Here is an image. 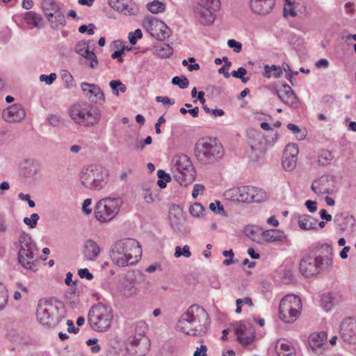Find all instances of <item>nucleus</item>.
<instances>
[{
  "mask_svg": "<svg viewBox=\"0 0 356 356\" xmlns=\"http://www.w3.org/2000/svg\"><path fill=\"white\" fill-rule=\"evenodd\" d=\"M301 308V300L298 296L287 295L280 302V318L287 323H293L299 316Z\"/></svg>",
  "mask_w": 356,
  "mask_h": 356,
  "instance_id": "nucleus-9",
  "label": "nucleus"
},
{
  "mask_svg": "<svg viewBox=\"0 0 356 356\" xmlns=\"http://www.w3.org/2000/svg\"><path fill=\"white\" fill-rule=\"evenodd\" d=\"M40 168L38 164L32 161H26V165L24 170V174L29 178L34 177L39 172Z\"/></svg>",
  "mask_w": 356,
  "mask_h": 356,
  "instance_id": "nucleus-34",
  "label": "nucleus"
},
{
  "mask_svg": "<svg viewBox=\"0 0 356 356\" xmlns=\"http://www.w3.org/2000/svg\"><path fill=\"white\" fill-rule=\"evenodd\" d=\"M213 11L211 8L200 5H197L194 9L196 17L203 25H209L213 22L215 19Z\"/></svg>",
  "mask_w": 356,
  "mask_h": 356,
  "instance_id": "nucleus-21",
  "label": "nucleus"
},
{
  "mask_svg": "<svg viewBox=\"0 0 356 356\" xmlns=\"http://www.w3.org/2000/svg\"><path fill=\"white\" fill-rule=\"evenodd\" d=\"M252 186H243L238 188H231L226 191L225 195L234 201L250 202L249 193L252 191Z\"/></svg>",
  "mask_w": 356,
  "mask_h": 356,
  "instance_id": "nucleus-20",
  "label": "nucleus"
},
{
  "mask_svg": "<svg viewBox=\"0 0 356 356\" xmlns=\"http://www.w3.org/2000/svg\"><path fill=\"white\" fill-rule=\"evenodd\" d=\"M42 9L44 12L51 11L54 12L55 14L58 13L60 10L59 6L53 0L45 1L42 6Z\"/></svg>",
  "mask_w": 356,
  "mask_h": 356,
  "instance_id": "nucleus-46",
  "label": "nucleus"
},
{
  "mask_svg": "<svg viewBox=\"0 0 356 356\" xmlns=\"http://www.w3.org/2000/svg\"><path fill=\"white\" fill-rule=\"evenodd\" d=\"M155 99L157 102L163 103V104L173 105L175 104V100H171L168 97L156 96Z\"/></svg>",
  "mask_w": 356,
  "mask_h": 356,
  "instance_id": "nucleus-63",
  "label": "nucleus"
},
{
  "mask_svg": "<svg viewBox=\"0 0 356 356\" xmlns=\"http://www.w3.org/2000/svg\"><path fill=\"white\" fill-rule=\"evenodd\" d=\"M100 253L98 244L92 239H88L85 242L83 254L87 260H95Z\"/></svg>",
  "mask_w": 356,
  "mask_h": 356,
  "instance_id": "nucleus-27",
  "label": "nucleus"
},
{
  "mask_svg": "<svg viewBox=\"0 0 356 356\" xmlns=\"http://www.w3.org/2000/svg\"><path fill=\"white\" fill-rule=\"evenodd\" d=\"M136 293V288L131 282H127L123 288V293L126 296H131Z\"/></svg>",
  "mask_w": 356,
  "mask_h": 356,
  "instance_id": "nucleus-52",
  "label": "nucleus"
},
{
  "mask_svg": "<svg viewBox=\"0 0 356 356\" xmlns=\"http://www.w3.org/2000/svg\"><path fill=\"white\" fill-rule=\"evenodd\" d=\"M56 79L55 73H51L49 75L41 74L40 76V81H45L47 85H51Z\"/></svg>",
  "mask_w": 356,
  "mask_h": 356,
  "instance_id": "nucleus-55",
  "label": "nucleus"
},
{
  "mask_svg": "<svg viewBox=\"0 0 356 356\" xmlns=\"http://www.w3.org/2000/svg\"><path fill=\"white\" fill-rule=\"evenodd\" d=\"M78 275L81 278H86L88 280H91L93 278V275L88 270V268H81L78 270Z\"/></svg>",
  "mask_w": 356,
  "mask_h": 356,
  "instance_id": "nucleus-57",
  "label": "nucleus"
},
{
  "mask_svg": "<svg viewBox=\"0 0 356 356\" xmlns=\"http://www.w3.org/2000/svg\"><path fill=\"white\" fill-rule=\"evenodd\" d=\"M314 337L310 334L308 338V345L314 353L321 355L323 352V344Z\"/></svg>",
  "mask_w": 356,
  "mask_h": 356,
  "instance_id": "nucleus-35",
  "label": "nucleus"
},
{
  "mask_svg": "<svg viewBox=\"0 0 356 356\" xmlns=\"http://www.w3.org/2000/svg\"><path fill=\"white\" fill-rule=\"evenodd\" d=\"M204 191V186L203 185L196 184L193 186L192 195L194 198H196L197 196L200 194H202Z\"/></svg>",
  "mask_w": 356,
  "mask_h": 356,
  "instance_id": "nucleus-59",
  "label": "nucleus"
},
{
  "mask_svg": "<svg viewBox=\"0 0 356 356\" xmlns=\"http://www.w3.org/2000/svg\"><path fill=\"white\" fill-rule=\"evenodd\" d=\"M207 348L205 345H201L200 347L196 348L193 356H207Z\"/></svg>",
  "mask_w": 356,
  "mask_h": 356,
  "instance_id": "nucleus-64",
  "label": "nucleus"
},
{
  "mask_svg": "<svg viewBox=\"0 0 356 356\" xmlns=\"http://www.w3.org/2000/svg\"><path fill=\"white\" fill-rule=\"evenodd\" d=\"M172 83L178 86L180 88H186L189 85V81L186 76H174L172 79Z\"/></svg>",
  "mask_w": 356,
  "mask_h": 356,
  "instance_id": "nucleus-47",
  "label": "nucleus"
},
{
  "mask_svg": "<svg viewBox=\"0 0 356 356\" xmlns=\"http://www.w3.org/2000/svg\"><path fill=\"white\" fill-rule=\"evenodd\" d=\"M143 33L140 29H138L134 32H131L129 34V40L130 44L134 45L136 44L137 40L141 38Z\"/></svg>",
  "mask_w": 356,
  "mask_h": 356,
  "instance_id": "nucleus-51",
  "label": "nucleus"
},
{
  "mask_svg": "<svg viewBox=\"0 0 356 356\" xmlns=\"http://www.w3.org/2000/svg\"><path fill=\"white\" fill-rule=\"evenodd\" d=\"M334 222L342 230H350L354 229L355 220L353 216L344 212L334 216Z\"/></svg>",
  "mask_w": 356,
  "mask_h": 356,
  "instance_id": "nucleus-26",
  "label": "nucleus"
},
{
  "mask_svg": "<svg viewBox=\"0 0 356 356\" xmlns=\"http://www.w3.org/2000/svg\"><path fill=\"white\" fill-rule=\"evenodd\" d=\"M120 200L115 198H104L99 200L95 208V216L100 222L111 220L120 210Z\"/></svg>",
  "mask_w": 356,
  "mask_h": 356,
  "instance_id": "nucleus-10",
  "label": "nucleus"
},
{
  "mask_svg": "<svg viewBox=\"0 0 356 356\" xmlns=\"http://www.w3.org/2000/svg\"><path fill=\"white\" fill-rule=\"evenodd\" d=\"M305 205L310 213H314L317 210V202L316 201L307 200Z\"/></svg>",
  "mask_w": 356,
  "mask_h": 356,
  "instance_id": "nucleus-62",
  "label": "nucleus"
},
{
  "mask_svg": "<svg viewBox=\"0 0 356 356\" xmlns=\"http://www.w3.org/2000/svg\"><path fill=\"white\" fill-rule=\"evenodd\" d=\"M172 161L174 168L181 175H186V172H189L192 168V163L186 154L176 155Z\"/></svg>",
  "mask_w": 356,
  "mask_h": 356,
  "instance_id": "nucleus-25",
  "label": "nucleus"
},
{
  "mask_svg": "<svg viewBox=\"0 0 356 356\" xmlns=\"http://www.w3.org/2000/svg\"><path fill=\"white\" fill-rule=\"evenodd\" d=\"M145 26L151 35L158 40L163 41L170 36L168 27L163 22L159 21L153 17L147 18Z\"/></svg>",
  "mask_w": 356,
  "mask_h": 356,
  "instance_id": "nucleus-11",
  "label": "nucleus"
},
{
  "mask_svg": "<svg viewBox=\"0 0 356 356\" xmlns=\"http://www.w3.org/2000/svg\"><path fill=\"white\" fill-rule=\"evenodd\" d=\"M147 8L154 14H157L159 13H161L164 11L165 8V5L159 1L154 0L152 2L148 3L147 5Z\"/></svg>",
  "mask_w": 356,
  "mask_h": 356,
  "instance_id": "nucleus-39",
  "label": "nucleus"
},
{
  "mask_svg": "<svg viewBox=\"0 0 356 356\" xmlns=\"http://www.w3.org/2000/svg\"><path fill=\"white\" fill-rule=\"evenodd\" d=\"M204 211V209L203 206L197 202L193 204L189 208L190 213L195 217H200V214H202Z\"/></svg>",
  "mask_w": 356,
  "mask_h": 356,
  "instance_id": "nucleus-49",
  "label": "nucleus"
},
{
  "mask_svg": "<svg viewBox=\"0 0 356 356\" xmlns=\"http://www.w3.org/2000/svg\"><path fill=\"white\" fill-rule=\"evenodd\" d=\"M66 20L65 15L60 13V11L57 13L53 20V23H51V27L54 29H58L60 27H63L65 25Z\"/></svg>",
  "mask_w": 356,
  "mask_h": 356,
  "instance_id": "nucleus-41",
  "label": "nucleus"
},
{
  "mask_svg": "<svg viewBox=\"0 0 356 356\" xmlns=\"http://www.w3.org/2000/svg\"><path fill=\"white\" fill-rule=\"evenodd\" d=\"M194 154L200 163L211 164L222 157L224 148L220 144H211L209 142L199 140L195 145Z\"/></svg>",
  "mask_w": 356,
  "mask_h": 356,
  "instance_id": "nucleus-7",
  "label": "nucleus"
},
{
  "mask_svg": "<svg viewBox=\"0 0 356 356\" xmlns=\"http://www.w3.org/2000/svg\"><path fill=\"white\" fill-rule=\"evenodd\" d=\"M263 239L267 243L280 242L285 243L286 236L279 229H268L261 234Z\"/></svg>",
  "mask_w": 356,
  "mask_h": 356,
  "instance_id": "nucleus-28",
  "label": "nucleus"
},
{
  "mask_svg": "<svg viewBox=\"0 0 356 356\" xmlns=\"http://www.w3.org/2000/svg\"><path fill=\"white\" fill-rule=\"evenodd\" d=\"M318 220L311 216L303 214L298 215V223L300 229L310 230L316 228Z\"/></svg>",
  "mask_w": 356,
  "mask_h": 356,
  "instance_id": "nucleus-29",
  "label": "nucleus"
},
{
  "mask_svg": "<svg viewBox=\"0 0 356 356\" xmlns=\"http://www.w3.org/2000/svg\"><path fill=\"white\" fill-rule=\"evenodd\" d=\"M276 93L280 99L285 104L291 106L292 107L298 106V97L295 94L294 91L287 83L283 84L282 88L276 90Z\"/></svg>",
  "mask_w": 356,
  "mask_h": 356,
  "instance_id": "nucleus-19",
  "label": "nucleus"
},
{
  "mask_svg": "<svg viewBox=\"0 0 356 356\" xmlns=\"http://www.w3.org/2000/svg\"><path fill=\"white\" fill-rule=\"evenodd\" d=\"M62 79L65 81L66 86L69 88L74 86V79L71 74L67 71H64L61 74Z\"/></svg>",
  "mask_w": 356,
  "mask_h": 356,
  "instance_id": "nucleus-50",
  "label": "nucleus"
},
{
  "mask_svg": "<svg viewBox=\"0 0 356 356\" xmlns=\"http://www.w3.org/2000/svg\"><path fill=\"white\" fill-rule=\"evenodd\" d=\"M252 191L249 193V195L250 196V202H262L266 199V194L264 190L261 188H258L252 186Z\"/></svg>",
  "mask_w": 356,
  "mask_h": 356,
  "instance_id": "nucleus-32",
  "label": "nucleus"
},
{
  "mask_svg": "<svg viewBox=\"0 0 356 356\" xmlns=\"http://www.w3.org/2000/svg\"><path fill=\"white\" fill-rule=\"evenodd\" d=\"M48 122L51 126L57 127L59 125L61 121L59 116L52 114L48 118Z\"/></svg>",
  "mask_w": 356,
  "mask_h": 356,
  "instance_id": "nucleus-61",
  "label": "nucleus"
},
{
  "mask_svg": "<svg viewBox=\"0 0 356 356\" xmlns=\"http://www.w3.org/2000/svg\"><path fill=\"white\" fill-rule=\"evenodd\" d=\"M109 5L119 12L134 15L136 9L131 0H108Z\"/></svg>",
  "mask_w": 356,
  "mask_h": 356,
  "instance_id": "nucleus-24",
  "label": "nucleus"
},
{
  "mask_svg": "<svg viewBox=\"0 0 356 356\" xmlns=\"http://www.w3.org/2000/svg\"><path fill=\"white\" fill-rule=\"evenodd\" d=\"M26 116V112L22 105L13 104L2 112L3 119L8 122H20Z\"/></svg>",
  "mask_w": 356,
  "mask_h": 356,
  "instance_id": "nucleus-18",
  "label": "nucleus"
},
{
  "mask_svg": "<svg viewBox=\"0 0 356 356\" xmlns=\"http://www.w3.org/2000/svg\"><path fill=\"white\" fill-rule=\"evenodd\" d=\"M71 118L77 124L89 127L96 124L100 120V111L86 104H77L70 109Z\"/></svg>",
  "mask_w": 356,
  "mask_h": 356,
  "instance_id": "nucleus-8",
  "label": "nucleus"
},
{
  "mask_svg": "<svg viewBox=\"0 0 356 356\" xmlns=\"http://www.w3.org/2000/svg\"><path fill=\"white\" fill-rule=\"evenodd\" d=\"M147 329V325L145 321H140L136 322L134 324V330L136 335L139 337H145V334Z\"/></svg>",
  "mask_w": 356,
  "mask_h": 356,
  "instance_id": "nucleus-44",
  "label": "nucleus"
},
{
  "mask_svg": "<svg viewBox=\"0 0 356 356\" xmlns=\"http://www.w3.org/2000/svg\"><path fill=\"white\" fill-rule=\"evenodd\" d=\"M142 250L139 243L134 238H124L115 242L111 248L110 257L118 266L136 264L140 258Z\"/></svg>",
  "mask_w": 356,
  "mask_h": 356,
  "instance_id": "nucleus-3",
  "label": "nucleus"
},
{
  "mask_svg": "<svg viewBox=\"0 0 356 356\" xmlns=\"http://www.w3.org/2000/svg\"><path fill=\"white\" fill-rule=\"evenodd\" d=\"M19 244H20V248L23 249V251L26 248H36L35 243L33 242V241L31 238V236L30 234L23 232L19 240Z\"/></svg>",
  "mask_w": 356,
  "mask_h": 356,
  "instance_id": "nucleus-36",
  "label": "nucleus"
},
{
  "mask_svg": "<svg viewBox=\"0 0 356 356\" xmlns=\"http://www.w3.org/2000/svg\"><path fill=\"white\" fill-rule=\"evenodd\" d=\"M333 158L334 156L331 152L323 150L318 156L317 162L319 165H327L332 161Z\"/></svg>",
  "mask_w": 356,
  "mask_h": 356,
  "instance_id": "nucleus-38",
  "label": "nucleus"
},
{
  "mask_svg": "<svg viewBox=\"0 0 356 356\" xmlns=\"http://www.w3.org/2000/svg\"><path fill=\"white\" fill-rule=\"evenodd\" d=\"M42 18L40 15L35 13L33 11L26 12L24 14V22L34 27H38V24L42 21Z\"/></svg>",
  "mask_w": 356,
  "mask_h": 356,
  "instance_id": "nucleus-33",
  "label": "nucleus"
},
{
  "mask_svg": "<svg viewBox=\"0 0 356 356\" xmlns=\"http://www.w3.org/2000/svg\"><path fill=\"white\" fill-rule=\"evenodd\" d=\"M172 53L173 49L169 44L161 43L156 47V54L161 58H168Z\"/></svg>",
  "mask_w": 356,
  "mask_h": 356,
  "instance_id": "nucleus-37",
  "label": "nucleus"
},
{
  "mask_svg": "<svg viewBox=\"0 0 356 356\" xmlns=\"http://www.w3.org/2000/svg\"><path fill=\"white\" fill-rule=\"evenodd\" d=\"M298 154V147L296 144L286 145L282 162L284 170L291 171L296 168Z\"/></svg>",
  "mask_w": 356,
  "mask_h": 356,
  "instance_id": "nucleus-17",
  "label": "nucleus"
},
{
  "mask_svg": "<svg viewBox=\"0 0 356 356\" xmlns=\"http://www.w3.org/2000/svg\"><path fill=\"white\" fill-rule=\"evenodd\" d=\"M231 65L232 63L229 61H227L225 65L218 70V73L223 74L225 78H229L230 76V74L229 73L228 70Z\"/></svg>",
  "mask_w": 356,
  "mask_h": 356,
  "instance_id": "nucleus-58",
  "label": "nucleus"
},
{
  "mask_svg": "<svg viewBox=\"0 0 356 356\" xmlns=\"http://www.w3.org/2000/svg\"><path fill=\"white\" fill-rule=\"evenodd\" d=\"M247 73L245 68L240 67L237 70L232 71V75L235 78L240 79L243 83H245L250 80L249 77L244 76Z\"/></svg>",
  "mask_w": 356,
  "mask_h": 356,
  "instance_id": "nucleus-45",
  "label": "nucleus"
},
{
  "mask_svg": "<svg viewBox=\"0 0 356 356\" xmlns=\"http://www.w3.org/2000/svg\"><path fill=\"white\" fill-rule=\"evenodd\" d=\"M92 40H82L77 42L75 45V51L82 57L90 60V67L92 69L98 66L99 61L95 54L89 50L90 43Z\"/></svg>",
  "mask_w": 356,
  "mask_h": 356,
  "instance_id": "nucleus-16",
  "label": "nucleus"
},
{
  "mask_svg": "<svg viewBox=\"0 0 356 356\" xmlns=\"http://www.w3.org/2000/svg\"><path fill=\"white\" fill-rule=\"evenodd\" d=\"M340 334L348 343H356V321L351 318L344 319L340 325Z\"/></svg>",
  "mask_w": 356,
  "mask_h": 356,
  "instance_id": "nucleus-15",
  "label": "nucleus"
},
{
  "mask_svg": "<svg viewBox=\"0 0 356 356\" xmlns=\"http://www.w3.org/2000/svg\"><path fill=\"white\" fill-rule=\"evenodd\" d=\"M8 293L4 285L0 283V311L3 310L8 304Z\"/></svg>",
  "mask_w": 356,
  "mask_h": 356,
  "instance_id": "nucleus-42",
  "label": "nucleus"
},
{
  "mask_svg": "<svg viewBox=\"0 0 356 356\" xmlns=\"http://www.w3.org/2000/svg\"><path fill=\"white\" fill-rule=\"evenodd\" d=\"M99 94L100 96L102 95V90L100 88L95 85L92 84L90 89H88V92L86 93V96L90 99V100L94 97V95L95 94Z\"/></svg>",
  "mask_w": 356,
  "mask_h": 356,
  "instance_id": "nucleus-56",
  "label": "nucleus"
},
{
  "mask_svg": "<svg viewBox=\"0 0 356 356\" xmlns=\"http://www.w3.org/2000/svg\"><path fill=\"white\" fill-rule=\"evenodd\" d=\"M210 323L209 315L206 310L198 305H193L181 315L176 327L188 335L198 336L209 330Z\"/></svg>",
  "mask_w": 356,
  "mask_h": 356,
  "instance_id": "nucleus-1",
  "label": "nucleus"
},
{
  "mask_svg": "<svg viewBox=\"0 0 356 356\" xmlns=\"http://www.w3.org/2000/svg\"><path fill=\"white\" fill-rule=\"evenodd\" d=\"M245 234L252 241L255 242H259L260 237L257 234V232L252 227H248L245 229Z\"/></svg>",
  "mask_w": 356,
  "mask_h": 356,
  "instance_id": "nucleus-53",
  "label": "nucleus"
},
{
  "mask_svg": "<svg viewBox=\"0 0 356 356\" xmlns=\"http://www.w3.org/2000/svg\"><path fill=\"white\" fill-rule=\"evenodd\" d=\"M37 254V248H26L24 251L23 249H19L18 252L19 263L25 269L35 272L38 264Z\"/></svg>",
  "mask_w": 356,
  "mask_h": 356,
  "instance_id": "nucleus-12",
  "label": "nucleus"
},
{
  "mask_svg": "<svg viewBox=\"0 0 356 356\" xmlns=\"http://www.w3.org/2000/svg\"><path fill=\"white\" fill-rule=\"evenodd\" d=\"M110 87L113 90V92L115 96L119 95V91L121 92H125L127 87L123 84L120 80H112L109 83Z\"/></svg>",
  "mask_w": 356,
  "mask_h": 356,
  "instance_id": "nucleus-40",
  "label": "nucleus"
},
{
  "mask_svg": "<svg viewBox=\"0 0 356 356\" xmlns=\"http://www.w3.org/2000/svg\"><path fill=\"white\" fill-rule=\"evenodd\" d=\"M342 301V296L337 293H325L321 295V306L326 312L330 311L333 307Z\"/></svg>",
  "mask_w": 356,
  "mask_h": 356,
  "instance_id": "nucleus-23",
  "label": "nucleus"
},
{
  "mask_svg": "<svg viewBox=\"0 0 356 356\" xmlns=\"http://www.w3.org/2000/svg\"><path fill=\"white\" fill-rule=\"evenodd\" d=\"M147 339L139 337L136 335L131 336L127 339L126 348L127 352L135 356H143L146 354L147 348Z\"/></svg>",
  "mask_w": 356,
  "mask_h": 356,
  "instance_id": "nucleus-13",
  "label": "nucleus"
},
{
  "mask_svg": "<svg viewBox=\"0 0 356 356\" xmlns=\"http://www.w3.org/2000/svg\"><path fill=\"white\" fill-rule=\"evenodd\" d=\"M113 320L112 308L103 303L99 302L91 307L88 314V323L95 332H106L111 327Z\"/></svg>",
  "mask_w": 356,
  "mask_h": 356,
  "instance_id": "nucleus-4",
  "label": "nucleus"
},
{
  "mask_svg": "<svg viewBox=\"0 0 356 356\" xmlns=\"http://www.w3.org/2000/svg\"><path fill=\"white\" fill-rule=\"evenodd\" d=\"M107 172L100 165H90L82 169L80 173L81 184L87 188L99 190L106 184Z\"/></svg>",
  "mask_w": 356,
  "mask_h": 356,
  "instance_id": "nucleus-6",
  "label": "nucleus"
},
{
  "mask_svg": "<svg viewBox=\"0 0 356 356\" xmlns=\"http://www.w3.org/2000/svg\"><path fill=\"white\" fill-rule=\"evenodd\" d=\"M227 45L230 48H233L234 51L239 53L242 50V44L241 42L236 41L234 39H230L227 41Z\"/></svg>",
  "mask_w": 356,
  "mask_h": 356,
  "instance_id": "nucleus-54",
  "label": "nucleus"
},
{
  "mask_svg": "<svg viewBox=\"0 0 356 356\" xmlns=\"http://www.w3.org/2000/svg\"><path fill=\"white\" fill-rule=\"evenodd\" d=\"M312 253V255H305L300 262V271L304 276L309 277L332 268L333 252L330 245L317 246Z\"/></svg>",
  "mask_w": 356,
  "mask_h": 356,
  "instance_id": "nucleus-2",
  "label": "nucleus"
},
{
  "mask_svg": "<svg viewBox=\"0 0 356 356\" xmlns=\"http://www.w3.org/2000/svg\"><path fill=\"white\" fill-rule=\"evenodd\" d=\"M197 5L207 6L213 10H218L220 6V0H198Z\"/></svg>",
  "mask_w": 356,
  "mask_h": 356,
  "instance_id": "nucleus-43",
  "label": "nucleus"
},
{
  "mask_svg": "<svg viewBox=\"0 0 356 356\" xmlns=\"http://www.w3.org/2000/svg\"><path fill=\"white\" fill-rule=\"evenodd\" d=\"M275 0H250V6L252 10L259 15L269 13L273 8Z\"/></svg>",
  "mask_w": 356,
  "mask_h": 356,
  "instance_id": "nucleus-22",
  "label": "nucleus"
},
{
  "mask_svg": "<svg viewBox=\"0 0 356 356\" xmlns=\"http://www.w3.org/2000/svg\"><path fill=\"white\" fill-rule=\"evenodd\" d=\"M60 305L55 298L40 300L36 311L38 321L48 327L57 325L63 318V314L59 312Z\"/></svg>",
  "mask_w": 356,
  "mask_h": 356,
  "instance_id": "nucleus-5",
  "label": "nucleus"
},
{
  "mask_svg": "<svg viewBox=\"0 0 356 356\" xmlns=\"http://www.w3.org/2000/svg\"><path fill=\"white\" fill-rule=\"evenodd\" d=\"M181 256H184V257L188 258L191 256V252L190 251L189 246L185 245L181 249V247L177 246L175 248V257L178 258Z\"/></svg>",
  "mask_w": 356,
  "mask_h": 356,
  "instance_id": "nucleus-48",
  "label": "nucleus"
},
{
  "mask_svg": "<svg viewBox=\"0 0 356 356\" xmlns=\"http://www.w3.org/2000/svg\"><path fill=\"white\" fill-rule=\"evenodd\" d=\"M248 156L250 159L254 161L258 159L259 154L257 153V149H256L253 145H250V151H248Z\"/></svg>",
  "mask_w": 356,
  "mask_h": 356,
  "instance_id": "nucleus-60",
  "label": "nucleus"
},
{
  "mask_svg": "<svg viewBox=\"0 0 356 356\" xmlns=\"http://www.w3.org/2000/svg\"><path fill=\"white\" fill-rule=\"evenodd\" d=\"M329 182L327 175L322 176L318 179L315 180L312 185V190L317 194H325L329 193V188L327 184Z\"/></svg>",
  "mask_w": 356,
  "mask_h": 356,
  "instance_id": "nucleus-30",
  "label": "nucleus"
},
{
  "mask_svg": "<svg viewBox=\"0 0 356 356\" xmlns=\"http://www.w3.org/2000/svg\"><path fill=\"white\" fill-rule=\"evenodd\" d=\"M275 350L277 356H295L294 349L289 341H278Z\"/></svg>",
  "mask_w": 356,
  "mask_h": 356,
  "instance_id": "nucleus-31",
  "label": "nucleus"
},
{
  "mask_svg": "<svg viewBox=\"0 0 356 356\" xmlns=\"http://www.w3.org/2000/svg\"><path fill=\"white\" fill-rule=\"evenodd\" d=\"M234 332L237 335V340L241 344L245 346L251 344L255 337L254 330L249 323H243L240 322L236 325Z\"/></svg>",
  "mask_w": 356,
  "mask_h": 356,
  "instance_id": "nucleus-14",
  "label": "nucleus"
}]
</instances>
